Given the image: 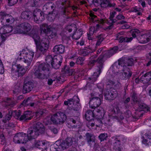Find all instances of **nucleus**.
Listing matches in <instances>:
<instances>
[{
  "label": "nucleus",
  "instance_id": "nucleus-1",
  "mask_svg": "<svg viewBox=\"0 0 151 151\" xmlns=\"http://www.w3.org/2000/svg\"><path fill=\"white\" fill-rule=\"evenodd\" d=\"M134 59L132 58H122L119 60L118 62L114 63L110 68V70L114 74H117L122 67L123 70L129 69L127 66H132L134 65Z\"/></svg>",
  "mask_w": 151,
  "mask_h": 151
},
{
  "label": "nucleus",
  "instance_id": "nucleus-2",
  "mask_svg": "<svg viewBox=\"0 0 151 151\" xmlns=\"http://www.w3.org/2000/svg\"><path fill=\"white\" fill-rule=\"evenodd\" d=\"M77 141L78 140H76L73 137H67L64 140H58L51 146L50 151L64 150L72 146L74 142H77Z\"/></svg>",
  "mask_w": 151,
  "mask_h": 151
},
{
  "label": "nucleus",
  "instance_id": "nucleus-3",
  "mask_svg": "<svg viewBox=\"0 0 151 151\" xmlns=\"http://www.w3.org/2000/svg\"><path fill=\"white\" fill-rule=\"evenodd\" d=\"M32 32L30 36L34 40L37 51L44 54L48 48V40L47 39L44 38L41 41L40 36L36 32H34L33 31Z\"/></svg>",
  "mask_w": 151,
  "mask_h": 151
},
{
  "label": "nucleus",
  "instance_id": "nucleus-4",
  "mask_svg": "<svg viewBox=\"0 0 151 151\" xmlns=\"http://www.w3.org/2000/svg\"><path fill=\"white\" fill-rule=\"evenodd\" d=\"M45 128L43 124L38 122L33 127H30L28 130V135L29 138H35L40 134L44 132Z\"/></svg>",
  "mask_w": 151,
  "mask_h": 151
},
{
  "label": "nucleus",
  "instance_id": "nucleus-5",
  "mask_svg": "<svg viewBox=\"0 0 151 151\" xmlns=\"http://www.w3.org/2000/svg\"><path fill=\"white\" fill-rule=\"evenodd\" d=\"M45 60L47 63H50L52 67L55 69H58L62 62V56L60 55L55 56L53 58L51 55H48Z\"/></svg>",
  "mask_w": 151,
  "mask_h": 151
},
{
  "label": "nucleus",
  "instance_id": "nucleus-6",
  "mask_svg": "<svg viewBox=\"0 0 151 151\" xmlns=\"http://www.w3.org/2000/svg\"><path fill=\"white\" fill-rule=\"evenodd\" d=\"M79 99L77 96H75L71 99H68L64 102V104L72 109L78 111L81 108V105L79 103Z\"/></svg>",
  "mask_w": 151,
  "mask_h": 151
},
{
  "label": "nucleus",
  "instance_id": "nucleus-7",
  "mask_svg": "<svg viewBox=\"0 0 151 151\" xmlns=\"http://www.w3.org/2000/svg\"><path fill=\"white\" fill-rule=\"evenodd\" d=\"M104 56L100 55L98 60L97 71L94 72L93 75L91 77L88 78L89 81L92 80V82H93L97 79L99 75L100 74L101 71L104 67V61L103 60Z\"/></svg>",
  "mask_w": 151,
  "mask_h": 151
},
{
  "label": "nucleus",
  "instance_id": "nucleus-8",
  "mask_svg": "<svg viewBox=\"0 0 151 151\" xmlns=\"http://www.w3.org/2000/svg\"><path fill=\"white\" fill-rule=\"evenodd\" d=\"M67 119V116L65 114L61 111L57 112L52 116L50 120L54 124H62Z\"/></svg>",
  "mask_w": 151,
  "mask_h": 151
},
{
  "label": "nucleus",
  "instance_id": "nucleus-9",
  "mask_svg": "<svg viewBox=\"0 0 151 151\" xmlns=\"http://www.w3.org/2000/svg\"><path fill=\"white\" fill-rule=\"evenodd\" d=\"M29 138L28 135V131L27 135L23 132H19L16 134L14 137L13 141L15 143L24 144L26 143L28 140H32L33 137Z\"/></svg>",
  "mask_w": 151,
  "mask_h": 151
},
{
  "label": "nucleus",
  "instance_id": "nucleus-10",
  "mask_svg": "<svg viewBox=\"0 0 151 151\" xmlns=\"http://www.w3.org/2000/svg\"><path fill=\"white\" fill-rule=\"evenodd\" d=\"M31 26L30 24L25 22L21 23L14 28V33H22L28 32L31 29Z\"/></svg>",
  "mask_w": 151,
  "mask_h": 151
},
{
  "label": "nucleus",
  "instance_id": "nucleus-11",
  "mask_svg": "<svg viewBox=\"0 0 151 151\" xmlns=\"http://www.w3.org/2000/svg\"><path fill=\"white\" fill-rule=\"evenodd\" d=\"M22 52V56L24 58V66L27 69V68L30 65L34 57V53L27 49L23 50Z\"/></svg>",
  "mask_w": 151,
  "mask_h": 151
},
{
  "label": "nucleus",
  "instance_id": "nucleus-12",
  "mask_svg": "<svg viewBox=\"0 0 151 151\" xmlns=\"http://www.w3.org/2000/svg\"><path fill=\"white\" fill-rule=\"evenodd\" d=\"M80 119L77 116L68 118L67 120L66 125L69 128L71 129H76L79 125Z\"/></svg>",
  "mask_w": 151,
  "mask_h": 151
},
{
  "label": "nucleus",
  "instance_id": "nucleus-13",
  "mask_svg": "<svg viewBox=\"0 0 151 151\" xmlns=\"http://www.w3.org/2000/svg\"><path fill=\"white\" fill-rule=\"evenodd\" d=\"M117 94L116 90L112 88L105 91L104 93L105 99L109 100H114L117 97Z\"/></svg>",
  "mask_w": 151,
  "mask_h": 151
},
{
  "label": "nucleus",
  "instance_id": "nucleus-14",
  "mask_svg": "<svg viewBox=\"0 0 151 151\" xmlns=\"http://www.w3.org/2000/svg\"><path fill=\"white\" fill-rule=\"evenodd\" d=\"M35 21L37 23H41L44 19L43 13L42 11L38 9H35L33 13Z\"/></svg>",
  "mask_w": 151,
  "mask_h": 151
},
{
  "label": "nucleus",
  "instance_id": "nucleus-15",
  "mask_svg": "<svg viewBox=\"0 0 151 151\" xmlns=\"http://www.w3.org/2000/svg\"><path fill=\"white\" fill-rule=\"evenodd\" d=\"M28 78H26L24 79L22 91L23 93L24 94L31 91L34 86L33 83L31 81H28Z\"/></svg>",
  "mask_w": 151,
  "mask_h": 151
},
{
  "label": "nucleus",
  "instance_id": "nucleus-16",
  "mask_svg": "<svg viewBox=\"0 0 151 151\" xmlns=\"http://www.w3.org/2000/svg\"><path fill=\"white\" fill-rule=\"evenodd\" d=\"M151 79V71L146 73L143 76H142V82L144 85H142L143 91H146V89L148 86V82Z\"/></svg>",
  "mask_w": 151,
  "mask_h": 151
},
{
  "label": "nucleus",
  "instance_id": "nucleus-17",
  "mask_svg": "<svg viewBox=\"0 0 151 151\" xmlns=\"http://www.w3.org/2000/svg\"><path fill=\"white\" fill-rule=\"evenodd\" d=\"M101 103L100 98L98 96L94 97L92 98L89 102L90 107L93 109L98 107Z\"/></svg>",
  "mask_w": 151,
  "mask_h": 151
},
{
  "label": "nucleus",
  "instance_id": "nucleus-18",
  "mask_svg": "<svg viewBox=\"0 0 151 151\" xmlns=\"http://www.w3.org/2000/svg\"><path fill=\"white\" fill-rule=\"evenodd\" d=\"M86 139L88 144L91 147L95 143V136L91 133L87 132L85 134Z\"/></svg>",
  "mask_w": 151,
  "mask_h": 151
},
{
  "label": "nucleus",
  "instance_id": "nucleus-19",
  "mask_svg": "<svg viewBox=\"0 0 151 151\" xmlns=\"http://www.w3.org/2000/svg\"><path fill=\"white\" fill-rule=\"evenodd\" d=\"M122 72L119 74V78L122 80H127L129 79L131 76L132 73L130 72L129 69L123 70V68L122 69Z\"/></svg>",
  "mask_w": 151,
  "mask_h": 151
},
{
  "label": "nucleus",
  "instance_id": "nucleus-20",
  "mask_svg": "<svg viewBox=\"0 0 151 151\" xmlns=\"http://www.w3.org/2000/svg\"><path fill=\"white\" fill-rule=\"evenodd\" d=\"M35 139H33L35 142L34 143L35 147L39 148L42 149L43 150H46L47 148V146L48 145L47 143V142L44 141L36 140Z\"/></svg>",
  "mask_w": 151,
  "mask_h": 151
},
{
  "label": "nucleus",
  "instance_id": "nucleus-21",
  "mask_svg": "<svg viewBox=\"0 0 151 151\" xmlns=\"http://www.w3.org/2000/svg\"><path fill=\"white\" fill-rule=\"evenodd\" d=\"M42 63L38 66L37 69L48 75L49 74L50 65L49 63Z\"/></svg>",
  "mask_w": 151,
  "mask_h": 151
},
{
  "label": "nucleus",
  "instance_id": "nucleus-22",
  "mask_svg": "<svg viewBox=\"0 0 151 151\" xmlns=\"http://www.w3.org/2000/svg\"><path fill=\"white\" fill-rule=\"evenodd\" d=\"M113 143L112 148L113 149L116 151H122V147L119 139L118 138H115Z\"/></svg>",
  "mask_w": 151,
  "mask_h": 151
},
{
  "label": "nucleus",
  "instance_id": "nucleus-23",
  "mask_svg": "<svg viewBox=\"0 0 151 151\" xmlns=\"http://www.w3.org/2000/svg\"><path fill=\"white\" fill-rule=\"evenodd\" d=\"M36 78L40 80L47 79L48 78V75L45 73L37 69L34 73Z\"/></svg>",
  "mask_w": 151,
  "mask_h": 151
},
{
  "label": "nucleus",
  "instance_id": "nucleus-24",
  "mask_svg": "<svg viewBox=\"0 0 151 151\" xmlns=\"http://www.w3.org/2000/svg\"><path fill=\"white\" fill-rule=\"evenodd\" d=\"M32 117L31 112L30 111H26L19 118V121L23 122H27L31 120Z\"/></svg>",
  "mask_w": 151,
  "mask_h": 151
},
{
  "label": "nucleus",
  "instance_id": "nucleus-25",
  "mask_svg": "<svg viewBox=\"0 0 151 151\" xmlns=\"http://www.w3.org/2000/svg\"><path fill=\"white\" fill-rule=\"evenodd\" d=\"M118 50V46H115L111 48L110 50L105 53L104 55L102 54L101 55H102L104 56L103 60L105 61L104 60V58L105 57L107 58H109L111 56H112L113 55L116 53Z\"/></svg>",
  "mask_w": 151,
  "mask_h": 151
},
{
  "label": "nucleus",
  "instance_id": "nucleus-26",
  "mask_svg": "<svg viewBox=\"0 0 151 151\" xmlns=\"http://www.w3.org/2000/svg\"><path fill=\"white\" fill-rule=\"evenodd\" d=\"M93 110L95 116H97L99 118L101 119L104 117L105 114V112L104 109L100 107H98L96 109H94Z\"/></svg>",
  "mask_w": 151,
  "mask_h": 151
},
{
  "label": "nucleus",
  "instance_id": "nucleus-27",
  "mask_svg": "<svg viewBox=\"0 0 151 151\" xmlns=\"http://www.w3.org/2000/svg\"><path fill=\"white\" fill-rule=\"evenodd\" d=\"M65 47L62 45H56L53 49V51L56 54H62L65 51Z\"/></svg>",
  "mask_w": 151,
  "mask_h": 151
},
{
  "label": "nucleus",
  "instance_id": "nucleus-28",
  "mask_svg": "<svg viewBox=\"0 0 151 151\" xmlns=\"http://www.w3.org/2000/svg\"><path fill=\"white\" fill-rule=\"evenodd\" d=\"M21 17L25 20H29L33 18V12L30 11H23L22 13Z\"/></svg>",
  "mask_w": 151,
  "mask_h": 151
},
{
  "label": "nucleus",
  "instance_id": "nucleus-29",
  "mask_svg": "<svg viewBox=\"0 0 151 151\" xmlns=\"http://www.w3.org/2000/svg\"><path fill=\"white\" fill-rule=\"evenodd\" d=\"M110 0H101V7L106 8V7H114L116 5L115 3L111 4L110 3Z\"/></svg>",
  "mask_w": 151,
  "mask_h": 151
},
{
  "label": "nucleus",
  "instance_id": "nucleus-30",
  "mask_svg": "<svg viewBox=\"0 0 151 151\" xmlns=\"http://www.w3.org/2000/svg\"><path fill=\"white\" fill-rule=\"evenodd\" d=\"M9 14L4 12H0V16H1V22L4 25H6V22L8 18Z\"/></svg>",
  "mask_w": 151,
  "mask_h": 151
},
{
  "label": "nucleus",
  "instance_id": "nucleus-31",
  "mask_svg": "<svg viewBox=\"0 0 151 151\" xmlns=\"http://www.w3.org/2000/svg\"><path fill=\"white\" fill-rule=\"evenodd\" d=\"M85 116L87 121H91L94 119L95 115L93 111L88 110L86 112Z\"/></svg>",
  "mask_w": 151,
  "mask_h": 151
},
{
  "label": "nucleus",
  "instance_id": "nucleus-32",
  "mask_svg": "<svg viewBox=\"0 0 151 151\" xmlns=\"http://www.w3.org/2000/svg\"><path fill=\"white\" fill-rule=\"evenodd\" d=\"M33 100L32 97H28L27 99L24 100L23 101L22 104L23 105L25 106H29L31 107L33 106L35 104V103L32 102Z\"/></svg>",
  "mask_w": 151,
  "mask_h": 151
},
{
  "label": "nucleus",
  "instance_id": "nucleus-33",
  "mask_svg": "<svg viewBox=\"0 0 151 151\" xmlns=\"http://www.w3.org/2000/svg\"><path fill=\"white\" fill-rule=\"evenodd\" d=\"M17 70L18 72L19 75L20 77L22 76L25 73L26 70L24 68V67L21 66L20 64H18L17 65Z\"/></svg>",
  "mask_w": 151,
  "mask_h": 151
},
{
  "label": "nucleus",
  "instance_id": "nucleus-34",
  "mask_svg": "<svg viewBox=\"0 0 151 151\" xmlns=\"http://www.w3.org/2000/svg\"><path fill=\"white\" fill-rule=\"evenodd\" d=\"M103 89L102 88H99V86H97V88L95 89L94 92H95L93 93V95L95 97L98 96L99 97L101 98L102 97V93L103 91Z\"/></svg>",
  "mask_w": 151,
  "mask_h": 151
},
{
  "label": "nucleus",
  "instance_id": "nucleus-35",
  "mask_svg": "<svg viewBox=\"0 0 151 151\" xmlns=\"http://www.w3.org/2000/svg\"><path fill=\"white\" fill-rule=\"evenodd\" d=\"M82 34V30L80 29L75 32L72 36V38L73 39L78 40L81 37Z\"/></svg>",
  "mask_w": 151,
  "mask_h": 151
},
{
  "label": "nucleus",
  "instance_id": "nucleus-36",
  "mask_svg": "<svg viewBox=\"0 0 151 151\" xmlns=\"http://www.w3.org/2000/svg\"><path fill=\"white\" fill-rule=\"evenodd\" d=\"M51 28L50 25H48L46 24H41L40 26V29L45 33H47Z\"/></svg>",
  "mask_w": 151,
  "mask_h": 151
},
{
  "label": "nucleus",
  "instance_id": "nucleus-37",
  "mask_svg": "<svg viewBox=\"0 0 151 151\" xmlns=\"http://www.w3.org/2000/svg\"><path fill=\"white\" fill-rule=\"evenodd\" d=\"M62 72L67 76H70L72 74V71L66 65L65 66L64 68L62 69Z\"/></svg>",
  "mask_w": 151,
  "mask_h": 151
},
{
  "label": "nucleus",
  "instance_id": "nucleus-38",
  "mask_svg": "<svg viewBox=\"0 0 151 151\" xmlns=\"http://www.w3.org/2000/svg\"><path fill=\"white\" fill-rule=\"evenodd\" d=\"M142 37L144 38V39L142 40V43H146L149 42L150 39H151V36L149 33L142 35Z\"/></svg>",
  "mask_w": 151,
  "mask_h": 151
},
{
  "label": "nucleus",
  "instance_id": "nucleus-39",
  "mask_svg": "<svg viewBox=\"0 0 151 151\" xmlns=\"http://www.w3.org/2000/svg\"><path fill=\"white\" fill-rule=\"evenodd\" d=\"M96 37L97 40L96 43V47L97 48V47L99 46L101 44L102 42L104 40V38L102 34H101L97 36Z\"/></svg>",
  "mask_w": 151,
  "mask_h": 151
},
{
  "label": "nucleus",
  "instance_id": "nucleus-40",
  "mask_svg": "<svg viewBox=\"0 0 151 151\" xmlns=\"http://www.w3.org/2000/svg\"><path fill=\"white\" fill-rule=\"evenodd\" d=\"M47 112V111L45 109H41L36 112V116L37 118H39L42 115L45 114Z\"/></svg>",
  "mask_w": 151,
  "mask_h": 151
},
{
  "label": "nucleus",
  "instance_id": "nucleus-41",
  "mask_svg": "<svg viewBox=\"0 0 151 151\" xmlns=\"http://www.w3.org/2000/svg\"><path fill=\"white\" fill-rule=\"evenodd\" d=\"M22 89V86L19 84H17L14 86V90H13L14 94L17 95L18 93L21 91Z\"/></svg>",
  "mask_w": 151,
  "mask_h": 151
},
{
  "label": "nucleus",
  "instance_id": "nucleus-42",
  "mask_svg": "<svg viewBox=\"0 0 151 151\" xmlns=\"http://www.w3.org/2000/svg\"><path fill=\"white\" fill-rule=\"evenodd\" d=\"M97 56V55L92 56L90 58V59L91 60L89 62L88 65L91 66H93L95 63L96 62L97 63V65H98V60L99 57L96 60L93 59V58H96Z\"/></svg>",
  "mask_w": 151,
  "mask_h": 151
},
{
  "label": "nucleus",
  "instance_id": "nucleus-43",
  "mask_svg": "<svg viewBox=\"0 0 151 151\" xmlns=\"http://www.w3.org/2000/svg\"><path fill=\"white\" fill-rule=\"evenodd\" d=\"M13 111L11 110L9 111L8 113L5 116V119H3V122L4 123H6L7 121H9L10 120L12 115H13Z\"/></svg>",
  "mask_w": 151,
  "mask_h": 151
},
{
  "label": "nucleus",
  "instance_id": "nucleus-44",
  "mask_svg": "<svg viewBox=\"0 0 151 151\" xmlns=\"http://www.w3.org/2000/svg\"><path fill=\"white\" fill-rule=\"evenodd\" d=\"M120 110L119 107L117 106H115L113 107L111 110V114L114 115L115 116L117 115L120 112Z\"/></svg>",
  "mask_w": 151,
  "mask_h": 151
},
{
  "label": "nucleus",
  "instance_id": "nucleus-45",
  "mask_svg": "<svg viewBox=\"0 0 151 151\" xmlns=\"http://www.w3.org/2000/svg\"><path fill=\"white\" fill-rule=\"evenodd\" d=\"M90 4L93 3L96 7L100 6L101 7V0H87Z\"/></svg>",
  "mask_w": 151,
  "mask_h": 151
},
{
  "label": "nucleus",
  "instance_id": "nucleus-46",
  "mask_svg": "<svg viewBox=\"0 0 151 151\" xmlns=\"http://www.w3.org/2000/svg\"><path fill=\"white\" fill-rule=\"evenodd\" d=\"M150 107L145 104L142 103V115L145 113L150 111Z\"/></svg>",
  "mask_w": 151,
  "mask_h": 151
},
{
  "label": "nucleus",
  "instance_id": "nucleus-47",
  "mask_svg": "<svg viewBox=\"0 0 151 151\" xmlns=\"http://www.w3.org/2000/svg\"><path fill=\"white\" fill-rule=\"evenodd\" d=\"M94 145L93 149L95 151H106V149L102 146H100L97 143Z\"/></svg>",
  "mask_w": 151,
  "mask_h": 151
},
{
  "label": "nucleus",
  "instance_id": "nucleus-48",
  "mask_svg": "<svg viewBox=\"0 0 151 151\" xmlns=\"http://www.w3.org/2000/svg\"><path fill=\"white\" fill-rule=\"evenodd\" d=\"M11 75L14 79H17L19 77H20L18 72H17V70H14L13 68L12 69Z\"/></svg>",
  "mask_w": 151,
  "mask_h": 151
},
{
  "label": "nucleus",
  "instance_id": "nucleus-49",
  "mask_svg": "<svg viewBox=\"0 0 151 151\" xmlns=\"http://www.w3.org/2000/svg\"><path fill=\"white\" fill-rule=\"evenodd\" d=\"M6 106L10 107H13L15 105V102L10 99H7L6 101Z\"/></svg>",
  "mask_w": 151,
  "mask_h": 151
},
{
  "label": "nucleus",
  "instance_id": "nucleus-50",
  "mask_svg": "<svg viewBox=\"0 0 151 151\" xmlns=\"http://www.w3.org/2000/svg\"><path fill=\"white\" fill-rule=\"evenodd\" d=\"M107 137L108 135L106 133H101L98 136V138L101 142L106 140Z\"/></svg>",
  "mask_w": 151,
  "mask_h": 151
},
{
  "label": "nucleus",
  "instance_id": "nucleus-51",
  "mask_svg": "<svg viewBox=\"0 0 151 151\" xmlns=\"http://www.w3.org/2000/svg\"><path fill=\"white\" fill-rule=\"evenodd\" d=\"M141 8L140 7H138L137 6H135L132 8L131 11L132 12H138L137 14L138 15H140L142 13L140 12Z\"/></svg>",
  "mask_w": 151,
  "mask_h": 151
},
{
  "label": "nucleus",
  "instance_id": "nucleus-52",
  "mask_svg": "<svg viewBox=\"0 0 151 151\" xmlns=\"http://www.w3.org/2000/svg\"><path fill=\"white\" fill-rule=\"evenodd\" d=\"M55 16L56 14L53 12L49 13L48 15L47 19L49 21L52 22L55 19Z\"/></svg>",
  "mask_w": 151,
  "mask_h": 151
},
{
  "label": "nucleus",
  "instance_id": "nucleus-53",
  "mask_svg": "<svg viewBox=\"0 0 151 151\" xmlns=\"http://www.w3.org/2000/svg\"><path fill=\"white\" fill-rule=\"evenodd\" d=\"M120 34V33L118 34L117 36H116V40H118L120 43L126 42V37H124L122 36L119 37V35Z\"/></svg>",
  "mask_w": 151,
  "mask_h": 151
},
{
  "label": "nucleus",
  "instance_id": "nucleus-54",
  "mask_svg": "<svg viewBox=\"0 0 151 151\" xmlns=\"http://www.w3.org/2000/svg\"><path fill=\"white\" fill-rule=\"evenodd\" d=\"M12 27L11 26H4V31L5 34L6 33H9L11 32L12 30L14 31Z\"/></svg>",
  "mask_w": 151,
  "mask_h": 151
},
{
  "label": "nucleus",
  "instance_id": "nucleus-55",
  "mask_svg": "<svg viewBox=\"0 0 151 151\" xmlns=\"http://www.w3.org/2000/svg\"><path fill=\"white\" fill-rule=\"evenodd\" d=\"M85 59V58L84 57H79L77 58L76 61V63L77 64L80 65H82L83 64V61Z\"/></svg>",
  "mask_w": 151,
  "mask_h": 151
},
{
  "label": "nucleus",
  "instance_id": "nucleus-56",
  "mask_svg": "<svg viewBox=\"0 0 151 151\" xmlns=\"http://www.w3.org/2000/svg\"><path fill=\"white\" fill-rule=\"evenodd\" d=\"M100 119H96L95 120V123L96 124V126L97 127H100L102 126L103 123L102 118V119L99 118Z\"/></svg>",
  "mask_w": 151,
  "mask_h": 151
},
{
  "label": "nucleus",
  "instance_id": "nucleus-57",
  "mask_svg": "<svg viewBox=\"0 0 151 151\" xmlns=\"http://www.w3.org/2000/svg\"><path fill=\"white\" fill-rule=\"evenodd\" d=\"M106 84L107 86H109V87H111L115 85V82L113 80L109 79L106 81Z\"/></svg>",
  "mask_w": 151,
  "mask_h": 151
},
{
  "label": "nucleus",
  "instance_id": "nucleus-58",
  "mask_svg": "<svg viewBox=\"0 0 151 151\" xmlns=\"http://www.w3.org/2000/svg\"><path fill=\"white\" fill-rule=\"evenodd\" d=\"M13 115L14 114H15V118L19 120V118H20L21 116H20L21 115V111L20 110L17 111H15L14 112H13Z\"/></svg>",
  "mask_w": 151,
  "mask_h": 151
},
{
  "label": "nucleus",
  "instance_id": "nucleus-59",
  "mask_svg": "<svg viewBox=\"0 0 151 151\" xmlns=\"http://www.w3.org/2000/svg\"><path fill=\"white\" fill-rule=\"evenodd\" d=\"M142 143L143 144H145L146 146H150L151 145V143L150 144V142H149L150 139L147 138L145 139L144 137H142Z\"/></svg>",
  "mask_w": 151,
  "mask_h": 151
},
{
  "label": "nucleus",
  "instance_id": "nucleus-60",
  "mask_svg": "<svg viewBox=\"0 0 151 151\" xmlns=\"http://www.w3.org/2000/svg\"><path fill=\"white\" fill-rule=\"evenodd\" d=\"M47 33L48 35V36L52 38H54L57 35L56 33L51 31V29H50V31H49Z\"/></svg>",
  "mask_w": 151,
  "mask_h": 151
},
{
  "label": "nucleus",
  "instance_id": "nucleus-61",
  "mask_svg": "<svg viewBox=\"0 0 151 151\" xmlns=\"http://www.w3.org/2000/svg\"><path fill=\"white\" fill-rule=\"evenodd\" d=\"M114 118L118 120H122L124 119V116L120 112L117 115L113 116Z\"/></svg>",
  "mask_w": 151,
  "mask_h": 151
},
{
  "label": "nucleus",
  "instance_id": "nucleus-62",
  "mask_svg": "<svg viewBox=\"0 0 151 151\" xmlns=\"http://www.w3.org/2000/svg\"><path fill=\"white\" fill-rule=\"evenodd\" d=\"M14 19L12 16L9 14L8 18L6 22V25L7 24H10L14 21Z\"/></svg>",
  "mask_w": 151,
  "mask_h": 151
},
{
  "label": "nucleus",
  "instance_id": "nucleus-63",
  "mask_svg": "<svg viewBox=\"0 0 151 151\" xmlns=\"http://www.w3.org/2000/svg\"><path fill=\"white\" fill-rule=\"evenodd\" d=\"M6 36L5 35H0V46L6 40Z\"/></svg>",
  "mask_w": 151,
  "mask_h": 151
},
{
  "label": "nucleus",
  "instance_id": "nucleus-64",
  "mask_svg": "<svg viewBox=\"0 0 151 151\" xmlns=\"http://www.w3.org/2000/svg\"><path fill=\"white\" fill-rule=\"evenodd\" d=\"M18 1L17 0H8V5L12 6L16 4Z\"/></svg>",
  "mask_w": 151,
  "mask_h": 151
}]
</instances>
